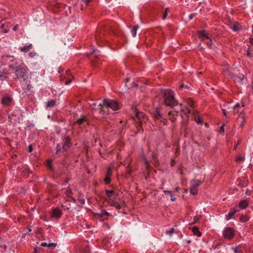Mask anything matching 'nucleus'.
<instances>
[{
  "mask_svg": "<svg viewBox=\"0 0 253 253\" xmlns=\"http://www.w3.org/2000/svg\"><path fill=\"white\" fill-rule=\"evenodd\" d=\"M163 98V103L166 106L173 108L178 105L175 100L173 92L171 89H164L161 91Z\"/></svg>",
  "mask_w": 253,
  "mask_h": 253,
  "instance_id": "f257e3e1",
  "label": "nucleus"
},
{
  "mask_svg": "<svg viewBox=\"0 0 253 253\" xmlns=\"http://www.w3.org/2000/svg\"><path fill=\"white\" fill-rule=\"evenodd\" d=\"M14 73L16 78L23 80L24 81L28 79V70L21 66H18L14 67Z\"/></svg>",
  "mask_w": 253,
  "mask_h": 253,
  "instance_id": "f03ea898",
  "label": "nucleus"
},
{
  "mask_svg": "<svg viewBox=\"0 0 253 253\" xmlns=\"http://www.w3.org/2000/svg\"><path fill=\"white\" fill-rule=\"evenodd\" d=\"M103 104L107 108H111L113 110H118L120 109V105L117 100L104 99Z\"/></svg>",
  "mask_w": 253,
  "mask_h": 253,
  "instance_id": "7ed1b4c3",
  "label": "nucleus"
},
{
  "mask_svg": "<svg viewBox=\"0 0 253 253\" xmlns=\"http://www.w3.org/2000/svg\"><path fill=\"white\" fill-rule=\"evenodd\" d=\"M202 181L199 180H192L191 181V185L190 188V193L195 195L198 193V187L202 183Z\"/></svg>",
  "mask_w": 253,
  "mask_h": 253,
  "instance_id": "20e7f679",
  "label": "nucleus"
},
{
  "mask_svg": "<svg viewBox=\"0 0 253 253\" xmlns=\"http://www.w3.org/2000/svg\"><path fill=\"white\" fill-rule=\"evenodd\" d=\"M75 124L78 125L80 126H85L89 125L88 120L86 116H81L80 118L77 119Z\"/></svg>",
  "mask_w": 253,
  "mask_h": 253,
  "instance_id": "39448f33",
  "label": "nucleus"
},
{
  "mask_svg": "<svg viewBox=\"0 0 253 253\" xmlns=\"http://www.w3.org/2000/svg\"><path fill=\"white\" fill-rule=\"evenodd\" d=\"M234 231L231 228H226L223 232V236L225 238L231 239L234 237Z\"/></svg>",
  "mask_w": 253,
  "mask_h": 253,
  "instance_id": "423d86ee",
  "label": "nucleus"
},
{
  "mask_svg": "<svg viewBox=\"0 0 253 253\" xmlns=\"http://www.w3.org/2000/svg\"><path fill=\"white\" fill-rule=\"evenodd\" d=\"M154 116L156 119L159 120L162 123H163L164 125H167L168 121L166 119L163 118V117L160 114L158 108H157L156 109L155 113L154 114Z\"/></svg>",
  "mask_w": 253,
  "mask_h": 253,
  "instance_id": "0eeeda50",
  "label": "nucleus"
},
{
  "mask_svg": "<svg viewBox=\"0 0 253 253\" xmlns=\"http://www.w3.org/2000/svg\"><path fill=\"white\" fill-rule=\"evenodd\" d=\"M71 139L69 136L66 137L63 140L62 148L64 150H67L71 147Z\"/></svg>",
  "mask_w": 253,
  "mask_h": 253,
  "instance_id": "6e6552de",
  "label": "nucleus"
},
{
  "mask_svg": "<svg viewBox=\"0 0 253 253\" xmlns=\"http://www.w3.org/2000/svg\"><path fill=\"white\" fill-rule=\"evenodd\" d=\"M178 112V110L173 109L169 112L168 115L169 116V120L171 122L174 123L175 122L176 118L174 116H177Z\"/></svg>",
  "mask_w": 253,
  "mask_h": 253,
  "instance_id": "1a4fd4ad",
  "label": "nucleus"
},
{
  "mask_svg": "<svg viewBox=\"0 0 253 253\" xmlns=\"http://www.w3.org/2000/svg\"><path fill=\"white\" fill-rule=\"evenodd\" d=\"M62 214V211L60 209H59L58 208H56V209H53L52 211L51 216L53 217H55L56 218H59L61 216Z\"/></svg>",
  "mask_w": 253,
  "mask_h": 253,
  "instance_id": "9d476101",
  "label": "nucleus"
},
{
  "mask_svg": "<svg viewBox=\"0 0 253 253\" xmlns=\"http://www.w3.org/2000/svg\"><path fill=\"white\" fill-rule=\"evenodd\" d=\"M237 121L240 123V127L242 128L246 123L245 114L241 113L237 119Z\"/></svg>",
  "mask_w": 253,
  "mask_h": 253,
  "instance_id": "9b49d317",
  "label": "nucleus"
},
{
  "mask_svg": "<svg viewBox=\"0 0 253 253\" xmlns=\"http://www.w3.org/2000/svg\"><path fill=\"white\" fill-rule=\"evenodd\" d=\"M12 100V98L9 96H5L1 100V103L4 106L9 105Z\"/></svg>",
  "mask_w": 253,
  "mask_h": 253,
  "instance_id": "f8f14e48",
  "label": "nucleus"
},
{
  "mask_svg": "<svg viewBox=\"0 0 253 253\" xmlns=\"http://www.w3.org/2000/svg\"><path fill=\"white\" fill-rule=\"evenodd\" d=\"M249 206V202L246 200H242L239 204V207L242 209H245Z\"/></svg>",
  "mask_w": 253,
  "mask_h": 253,
  "instance_id": "ddd939ff",
  "label": "nucleus"
},
{
  "mask_svg": "<svg viewBox=\"0 0 253 253\" xmlns=\"http://www.w3.org/2000/svg\"><path fill=\"white\" fill-rule=\"evenodd\" d=\"M237 212V211L236 210L232 209L231 211L226 216V219L227 220H228L230 219H231Z\"/></svg>",
  "mask_w": 253,
  "mask_h": 253,
  "instance_id": "4468645a",
  "label": "nucleus"
},
{
  "mask_svg": "<svg viewBox=\"0 0 253 253\" xmlns=\"http://www.w3.org/2000/svg\"><path fill=\"white\" fill-rule=\"evenodd\" d=\"M33 47L32 44H29L28 45H25L23 47H21L20 50L22 52H27L29 51Z\"/></svg>",
  "mask_w": 253,
  "mask_h": 253,
  "instance_id": "2eb2a0df",
  "label": "nucleus"
},
{
  "mask_svg": "<svg viewBox=\"0 0 253 253\" xmlns=\"http://www.w3.org/2000/svg\"><path fill=\"white\" fill-rule=\"evenodd\" d=\"M245 76L243 74H239L235 77L236 81L239 82L241 84L244 83Z\"/></svg>",
  "mask_w": 253,
  "mask_h": 253,
  "instance_id": "dca6fc26",
  "label": "nucleus"
},
{
  "mask_svg": "<svg viewBox=\"0 0 253 253\" xmlns=\"http://www.w3.org/2000/svg\"><path fill=\"white\" fill-rule=\"evenodd\" d=\"M198 33L199 35H201V37L203 38V40L209 39V37L207 35H206V31L205 30L202 31H198Z\"/></svg>",
  "mask_w": 253,
  "mask_h": 253,
  "instance_id": "f3484780",
  "label": "nucleus"
},
{
  "mask_svg": "<svg viewBox=\"0 0 253 253\" xmlns=\"http://www.w3.org/2000/svg\"><path fill=\"white\" fill-rule=\"evenodd\" d=\"M55 104L56 101L55 100H51L46 103V106L47 108H52L55 105Z\"/></svg>",
  "mask_w": 253,
  "mask_h": 253,
  "instance_id": "a211bd4d",
  "label": "nucleus"
},
{
  "mask_svg": "<svg viewBox=\"0 0 253 253\" xmlns=\"http://www.w3.org/2000/svg\"><path fill=\"white\" fill-rule=\"evenodd\" d=\"M192 232L195 235H196L198 237H200L201 236V233L199 231V228L198 227H193L192 228Z\"/></svg>",
  "mask_w": 253,
  "mask_h": 253,
  "instance_id": "6ab92c4d",
  "label": "nucleus"
},
{
  "mask_svg": "<svg viewBox=\"0 0 253 253\" xmlns=\"http://www.w3.org/2000/svg\"><path fill=\"white\" fill-rule=\"evenodd\" d=\"M92 106H93V109L98 112L99 113H101L103 111V108L101 104L97 105V108H94L96 106V104H93Z\"/></svg>",
  "mask_w": 253,
  "mask_h": 253,
  "instance_id": "aec40b11",
  "label": "nucleus"
},
{
  "mask_svg": "<svg viewBox=\"0 0 253 253\" xmlns=\"http://www.w3.org/2000/svg\"><path fill=\"white\" fill-rule=\"evenodd\" d=\"M135 117L138 120H140L144 117V114L143 112H137L135 114Z\"/></svg>",
  "mask_w": 253,
  "mask_h": 253,
  "instance_id": "412c9836",
  "label": "nucleus"
},
{
  "mask_svg": "<svg viewBox=\"0 0 253 253\" xmlns=\"http://www.w3.org/2000/svg\"><path fill=\"white\" fill-rule=\"evenodd\" d=\"M82 253H90L89 248L88 246L83 247L81 249Z\"/></svg>",
  "mask_w": 253,
  "mask_h": 253,
  "instance_id": "4be33fe9",
  "label": "nucleus"
},
{
  "mask_svg": "<svg viewBox=\"0 0 253 253\" xmlns=\"http://www.w3.org/2000/svg\"><path fill=\"white\" fill-rule=\"evenodd\" d=\"M138 28H139V26L137 25L133 27V28L131 30V33H132V36L133 37L136 36V31H137V29H138Z\"/></svg>",
  "mask_w": 253,
  "mask_h": 253,
  "instance_id": "5701e85b",
  "label": "nucleus"
},
{
  "mask_svg": "<svg viewBox=\"0 0 253 253\" xmlns=\"http://www.w3.org/2000/svg\"><path fill=\"white\" fill-rule=\"evenodd\" d=\"M106 195L108 198H111L112 195H114L115 191L113 190H105Z\"/></svg>",
  "mask_w": 253,
  "mask_h": 253,
  "instance_id": "b1692460",
  "label": "nucleus"
},
{
  "mask_svg": "<svg viewBox=\"0 0 253 253\" xmlns=\"http://www.w3.org/2000/svg\"><path fill=\"white\" fill-rule=\"evenodd\" d=\"M240 220L243 222H246L249 220V217L246 215H242L240 218Z\"/></svg>",
  "mask_w": 253,
  "mask_h": 253,
  "instance_id": "393cba45",
  "label": "nucleus"
},
{
  "mask_svg": "<svg viewBox=\"0 0 253 253\" xmlns=\"http://www.w3.org/2000/svg\"><path fill=\"white\" fill-rule=\"evenodd\" d=\"M180 110L183 112L184 114L186 115H188L190 113V110L188 108H186L185 109H182L181 108H180Z\"/></svg>",
  "mask_w": 253,
  "mask_h": 253,
  "instance_id": "a878e982",
  "label": "nucleus"
},
{
  "mask_svg": "<svg viewBox=\"0 0 253 253\" xmlns=\"http://www.w3.org/2000/svg\"><path fill=\"white\" fill-rule=\"evenodd\" d=\"M92 54L94 55L96 58H98L100 56V52L99 51L96 49H93L92 51Z\"/></svg>",
  "mask_w": 253,
  "mask_h": 253,
  "instance_id": "bb28decb",
  "label": "nucleus"
},
{
  "mask_svg": "<svg viewBox=\"0 0 253 253\" xmlns=\"http://www.w3.org/2000/svg\"><path fill=\"white\" fill-rule=\"evenodd\" d=\"M231 29L234 31H238L240 30L239 27L236 24H234L231 27Z\"/></svg>",
  "mask_w": 253,
  "mask_h": 253,
  "instance_id": "cd10ccee",
  "label": "nucleus"
},
{
  "mask_svg": "<svg viewBox=\"0 0 253 253\" xmlns=\"http://www.w3.org/2000/svg\"><path fill=\"white\" fill-rule=\"evenodd\" d=\"M169 11V8H166L163 13V19H165L167 17V15H168V11Z\"/></svg>",
  "mask_w": 253,
  "mask_h": 253,
  "instance_id": "c85d7f7f",
  "label": "nucleus"
},
{
  "mask_svg": "<svg viewBox=\"0 0 253 253\" xmlns=\"http://www.w3.org/2000/svg\"><path fill=\"white\" fill-rule=\"evenodd\" d=\"M245 160V158L241 156H237L236 159V161L238 163L243 162Z\"/></svg>",
  "mask_w": 253,
  "mask_h": 253,
  "instance_id": "c756f323",
  "label": "nucleus"
},
{
  "mask_svg": "<svg viewBox=\"0 0 253 253\" xmlns=\"http://www.w3.org/2000/svg\"><path fill=\"white\" fill-rule=\"evenodd\" d=\"M112 206L113 207H115L117 210H119L121 208V205L119 204H118L115 202H114L112 203Z\"/></svg>",
  "mask_w": 253,
  "mask_h": 253,
  "instance_id": "7c9ffc66",
  "label": "nucleus"
},
{
  "mask_svg": "<svg viewBox=\"0 0 253 253\" xmlns=\"http://www.w3.org/2000/svg\"><path fill=\"white\" fill-rule=\"evenodd\" d=\"M201 215H196L194 217V222L192 223V224H194L201 218Z\"/></svg>",
  "mask_w": 253,
  "mask_h": 253,
  "instance_id": "2f4dec72",
  "label": "nucleus"
},
{
  "mask_svg": "<svg viewBox=\"0 0 253 253\" xmlns=\"http://www.w3.org/2000/svg\"><path fill=\"white\" fill-rule=\"evenodd\" d=\"M104 181H105V183L106 184H108L110 183V181H111V179L110 178V177L109 176H107L105 179H104Z\"/></svg>",
  "mask_w": 253,
  "mask_h": 253,
  "instance_id": "473e14b6",
  "label": "nucleus"
},
{
  "mask_svg": "<svg viewBox=\"0 0 253 253\" xmlns=\"http://www.w3.org/2000/svg\"><path fill=\"white\" fill-rule=\"evenodd\" d=\"M174 231V228H172L170 230L167 231L166 232L167 234H168L170 236H171V235L173 233Z\"/></svg>",
  "mask_w": 253,
  "mask_h": 253,
  "instance_id": "72a5a7b5",
  "label": "nucleus"
},
{
  "mask_svg": "<svg viewBox=\"0 0 253 253\" xmlns=\"http://www.w3.org/2000/svg\"><path fill=\"white\" fill-rule=\"evenodd\" d=\"M92 0H81L82 2L86 6L87 5L89 2L92 1Z\"/></svg>",
  "mask_w": 253,
  "mask_h": 253,
  "instance_id": "f704fd0d",
  "label": "nucleus"
},
{
  "mask_svg": "<svg viewBox=\"0 0 253 253\" xmlns=\"http://www.w3.org/2000/svg\"><path fill=\"white\" fill-rule=\"evenodd\" d=\"M220 133L221 134L223 135L224 134V125H222L220 128Z\"/></svg>",
  "mask_w": 253,
  "mask_h": 253,
  "instance_id": "c9c22d12",
  "label": "nucleus"
},
{
  "mask_svg": "<svg viewBox=\"0 0 253 253\" xmlns=\"http://www.w3.org/2000/svg\"><path fill=\"white\" fill-rule=\"evenodd\" d=\"M41 248L36 247L34 248V253H39L41 251Z\"/></svg>",
  "mask_w": 253,
  "mask_h": 253,
  "instance_id": "e433bc0d",
  "label": "nucleus"
},
{
  "mask_svg": "<svg viewBox=\"0 0 253 253\" xmlns=\"http://www.w3.org/2000/svg\"><path fill=\"white\" fill-rule=\"evenodd\" d=\"M101 214H102V215L108 216L109 213L108 212L106 211L105 210H102L101 211Z\"/></svg>",
  "mask_w": 253,
  "mask_h": 253,
  "instance_id": "4c0bfd02",
  "label": "nucleus"
},
{
  "mask_svg": "<svg viewBox=\"0 0 253 253\" xmlns=\"http://www.w3.org/2000/svg\"><path fill=\"white\" fill-rule=\"evenodd\" d=\"M241 140H239L238 141L237 143H236V144H235V145H234V148H233V149H234V150H236V149H237V146H238V145H239V144H241Z\"/></svg>",
  "mask_w": 253,
  "mask_h": 253,
  "instance_id": "58836bf2",
  "label": "nucleus"
},
{
  "mask_svg": "<svg viewBox=\"0 0 253 253\" xmlns=\"http://www.w3.org/2000/svg\"><path fill=\"white\" fill-rule=\"evenodd\" d=\"M188 103L191 107H193L194 106V102L192 100H189Z\"/></svg>",
  "mask_w": 253,
  "mask_h": 253,
  "instance_id": "ea45409f",
  "label": "nucleus"
},
{
  "mask_svg": "<svg viewBox=\"0 0 253 253\" xmlns=\"http://www.w3.org/2000/svg\"><path fill=\"white\" fill-rule=\"evenodd\" d=\"M5 74L0 72V79L2 80L3 79H4L5 78Z\"/></svg>",
  "mask_w": 253,
  "mask_h": 253,
  "instance_id": "a19ab883",
  "label": "nucleus"
},
{
  "mask_svg": "<svg viewBox=\"0 0 253 253\" xmlns=\"http://www.w3.org/2000/svg\"><path fill=\"white\" fill-rule=\"evenodd\" d=\"M197 123L198 124H202V119L200 117L198 118L197 120L196 121Z\"/></svg>",
  "mask_w": 253,
  "mask_h": 253,
  "instance_id": "79ce46f5",
  "label": "nucleus"
},
{
  "mask_svg": "<svg viewBox=\"0 0 253 253\" xmlns=\"http://www.w3.org/2000/svg\"><path fill=\"white\" fill-rule=\"evenodd\" d=\"M67 194H70L72 193V190L70 188H68L66 190Z\"/></svg>",
  "mask_w": 253,
  "mask_h": 253,
  "instance_id": "37998d69",
  "label": "nucleus"
},
{
  "mask_svg": "<svg viewBox=\"0 0 253 253\" xmlns=\"http://www.w3.org/2000/svg\"><path fill=\"white\" fill-rule=\"evenodd\" d=\"M36 55V52H30V53H29V55L31 57H34Z\"/></svg>",
  "mask_w": 253,
  "mask_h": 253,
  "instance_id": "c03bdc74",
  "label": "nucleus"
},
{
  "mask_svg": "<svg viewBox=\"0 0 253 253\" xmlns=\"http://www.w3.org/2000/svg\"><path fill=\"white\" fill-rule=\"evenodd\" d=\"M13 57V56H9V55H3L2 56V58L3 60L6 59L7 58Z\"/></svg>",
  "mask_w": 253,
  "mask_h": 253,
  "instance_id": "a18cd8bd",
  "label": "nucleus"
},
{
  "mask_svg": "<svg viewBox=\"0 0 253 253\" xmlns=\"http://www.w3.org/2000/svg\"><path fill=\"white\" fill-rule=\"evenodd\" d=\"M56 245L57 244L56 243H49L48 244V247H55L56 246Z\"/></svg>",
  "mask_w": 253,
  "mask_h": 253,
  "instance_id": "49530a36",
  "label": "nucleus"
},
{
  "mask_svg": "<svg viewBox=\"0 0 253 253\" xmlns=\"http://www.w3.org/2000/svg\"><path fill=\"white\" fill-rule=\"evenodd\" d=\"M196 15V13H193V14H190L189 16V19L192 20L195 16Z\"/></svg>",
  "mask_w": 253,
  "mask_h": 253,
  "instance_id": "de8ad7c7",
  "label": "nucleus"
},
{
  "mask_svg": "<svg viewBox=\"0 0 253 253\" xmlns=\"http://www.w3.org/2000/svg\"><path fill=\"white\" fill-rule=\"evenodd\" d=\"M138 86V84H136L135 83L133 82L132 83V85L131 86H130V87H137ZM128 88H129V86H127Z\"/></svg>",
  "mask_w": 253,
  "mask_h": 253,
  "instance_id": "09e8293b",
  "label": "nucleus"
},
{
  "mask_svg": "<svg viewBox=\"0 0 253 253\" xmlns=\"http://www.w3.org/2000/svg\"><path fill=\"white\" fill-rule=\"evenodd\" d=\"M69 178H66L64 181L63 182L62 185H66V184H67L68 183V181H69Z\"/></svg>",
  "mask_w": 253,
  "mask_h": 253,
  "instance_id": "8fccbe9b",
  "label": "nucleus"
},
{
  "mask_svg": "<svg viewBox=\"0 0 253 253\" xmlns=\"http://www.w3.org/2000/svg\"><path fill=\"white\" fill-rule=\"evenodd\" d=\"M247 55L248 56L250 57L251 56V53H250V48L249 47L247 52Z\"/></svg>",
  "mask_w": 253,
  "mask_h": 253,
  "instance_id": "3c124183",
  "label": "nucleus"
},
{
  "mask_svg": "<svg viewBox=\"0 0 253 253\" xmlns=\"http://www.w3.org/2000/svg\"><path fill=\"white\" fill-rule=\"evenodd\" d=\"M33 150V147L32 145H30L28 147V151L29 152H31Z\"/></svg>",
  "mask_w": 253,
  "mask_h": 253,
  "instance_id": "603ef678",
  "label": "nucleus"
},
{
  "mask_svg": "<svg viewBox=\"0 0 253 253\" xmlns=\"http://www.w3.org/2000/svg\"><path fill=\"white\" fill-rule=\"evenodd\" d=\"M170 196L171 197V200L172 201H174L176 200V198L173 196V195L172 194L170 195Z\"/></svg>",
  "mask_w": 253,
  "mask_h": 253,
  "instance_id": "864d4df0",
  "label": "nucleus"
},
{
  "mask_svg": "<svg viewBox=\"0 0 253 253\" xmlns=\"http://www.w3.org/2000/svg\"><path fill=\"white\" fill-rule=\"evenodd\" d=\"M18 26H18V25H17H17H15V26H14V27L13 28V30L14 31H17V29H18Z\"/></svg>",
  "mask_w": 253,
  "mask_h": 253,
  "instance_id": "5fc2aeb1",
  "label": "nucleus"
},
{
  "mask_svg": "<svg viewBox=\"0 0 253 253\" xmlns=\"http://www.w3.org/2000/svg\"><path fill=\"white\" fill-rule=\"evenodd\" d=\"M41 246L42 247H48V244L46 243H42Z\"/></svg>",
  "mask_w": 253,
  "mask_h": 253,
  "instance_id": "6e6d98bb",
  "label": "nucleus"
},
{
  "mask_svg": "<svg viewBox=\"0 0 253 253\" xmlns=\"http://www.w3.org/2000/svg\"><path fill=\"white\" fill-rule=\"evenodd\" d=\"M163 192H164V193H169V194L170 195L171 194H172L171 191H170V190H164V191H163Z\"/></svg>",
  "mask_w": 253,
  "mask_h": 253,
  "instance_id": "4d7b16f0",
  "label": "nucleus"
},
{
  "mask_svg": "<svg viewBox=\"0 0 253 253\" xmlns=\"http://www.w3.org/2000/svg\"><path fill=\"white\" fill-rule=\"evenodd\" d=\"M240 104H239V103H238V104H236V105L234 106L233 109H234V110H235L236 108H238L240 107Z\"/></svg>",
  "mask_w": 253,
  "mask_h": 253,
  "instance_id": "13d9d810",
  "label": "nucleus"
},
{
  "mask_svg": "<svg viewBox=\"0 0 253 253\" xmlns=\"http://www.w3.org/2000/svg\"><path fill=\"white\" fill-rule=\"evenodd\" d=\"M249 42L250 43H251L253 45V38L251 37L249 39Z\"/></svg>",
  "mask_w": 253,
  "mask_h": 253,
  "instance_id": "bf43d9fd",
  "label": "nucleus"
},
{
  "mask_svg": "<svg viewBox=\"0 0 253 253\" xmlns=\"http://www.w3.org/2000/svg\"><path fill=\"white\" fill-rule=\"evenodd\" d=\"M222 113H223V114L224 116H226V110L225 109H222Z\"/></svg>",
  "mask_w": 253,
  "mask_h": 253,
  "instance_id": "052dcab7",
  "label": "nucleus"
},
{
  "mask_svg": "<svg viewBox=\"0 0 253 253\" xmlns=\"http://www.w3.org/2000/svg\"><path fill=\"white\" fill-rule=\"evenodd\" d=\"M96 40H102L101 38L98 35H96Z\"/></svg>",
  "mask_w": 253,
  "mask_h": 253,
  "instance_id": "680f3d73",
  "label": "nucleus"
},
{
  "mask_svg": "<svg viewBox=\"0 0 253 253\" xmlns=\"http://www.w3.org/2000/svg\"><path fill=\"white\" fill-rule=\"evenodd\" d=\"M71 80H67L65 82V84H68L70 83H71Z\"/></svg>",
  "mask_w": 253,
  "mask_h": 253,
  "instance_id": "e2e57ef3",
  "label": "nucleus"
},
{
  "mask_svg": "<svg viewBox=\"0 0 253 253\" xmlns=\"http://www.w3.org/2000/svg\"><path fill=\"white\" fill-rule=\"evenodd\" d=\"M32 87V86L31 84H29L28 85H27V88L29 90H30V88Z\"/></svg>",
  "mask_w": 253,
  "mask_h": 253,
  "instance_id": "0e129e2a",
  "label": "nucleus"
},
{
  "mask_svg": "<svg viewBox=\"0 0 253 253\" xmlns=\"http://www.w3.org/2000/svg\"><path fill=\"white\" fill-rule=\"evenodd\" d=\"M129 80V78H126V83H125V84H126V86H127L126 83H127V82H128Z\"/></svg>",
  "mask_w": 253,
  "mask_h": 253,
  "instance_id": "69168bd1",
  "label": "nucleus"
},
{
  "mask_svg": "<svg viewBox=\"0 0 253 253\" xmlns=\"http://www.w3.org/2000/svg\"><path fill=\"white\" fill-rule=\"evenodd\" d=\"M4 24H2L0 26V28L2 29H4Z\"/></svg>",
  "mask_w": 253,
  "mask_h": 253,
  "instance_id": "338daca9",
  "label": "nucleus"
},
{
  "mask_svg": "<svg viewBox=\"0 0 253 253\" xmlns=\"http://www.w3.org/2000/svg\"><path fill=\"white\" fill-rule=\"evenodd\" d=\"M234 252L235 253H240L239 251H238L237 248H236L235 249H234Z\"/></svg>",
  "mask_w": 253,
  "mask_h": 253,
  "instance_id": "774afa93",
  "label": "nucleus"
}]
</instances>
